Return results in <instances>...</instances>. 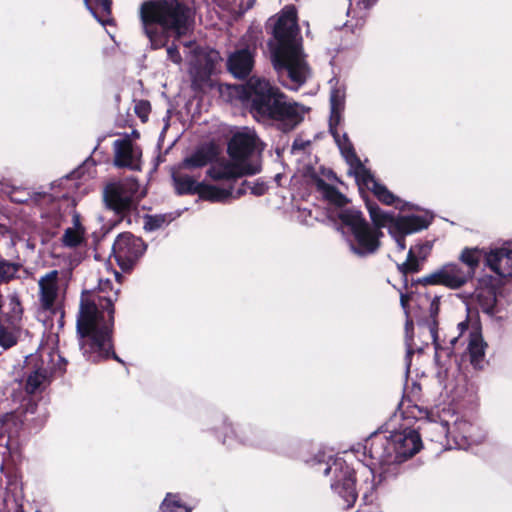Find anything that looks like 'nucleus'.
Listing matches in <instances>:
<instances>
[{
    "label": "nucleus",
    "mask_w": 512,
    "mask_h": 512,
    "mask_svg": "<svg viewBox=\"0 0 512 512\" xmlns=\"http://www.w3.org/2000/svg\"><path fill=\"white\" fill-rule=\"evenodd\" d=\"M147 249L144 241L126 232L115 239L112 251L122 270H129L143 256Z\"/></svg>",
    "instance_id": "11"
},
{
    "label": "nucleus",
    "mask_w": 512,
    "mask_h": 512,
    "mask_svg": "<svg viewBox=\"0 0 512 512\" xmlns=\"http://www.w3.org/2000/svg\"><path fill=\"white\" fill-rule=\"evenodd\" d=\"M73 227H69L64 231L62 243L65 247L75 248L84 240V229L79 222L78 216L73 217Z\"/></svg>",
    "instance_id": "30"
},
{
    "label": "nucleus",
    "mask_w": 512,
    "mask_h": 512,
    "mask_svg": "<svg viewBox=\"0 0 512 512\" xmlns=\"http://www.w3.org/2000/svg\"><path fill=\"white\" fill-rule=\"evenodd\" d=\"M322 475L329 485V492L334 501L343 509L354 506L358 491L356 472L339 456L328 455L322 459Z\"/></svg>",
    "instance_id": "9"
},
{
    "label": "nucleus",
    "mask_w": 512,
    "mask_h": 512,
    "mask_svg": "<svg viewBox=\"0 0 512 512\" xmlns=\"http://www.w3.org/2000/svg\"><path fill=\"white\" fill-rule=\"evenodd\" d=\"M468 307L475 305L490 318L497 317L500 308L497 304V288L492 284L490 277H482L474 292L468 296L466 301Z\"/></svg>",
    "instance_id": "12"
},
{
    "label": "nucleus",
    "mask_w": 512,
    "mask_h": 512,
    "mask_svg": "<svg viewBox=\"0 0 512 512\" xmlns=\"http://www.w3.org/2000/svg\"><path fill=\"white\" fill-rule=\"evenodd\" d=\"M247 192L246 187L242 186L238 188L235 192L232 191V196L235 199L240 198L241 196L245 195Z\"/></svg>",
    "instance_id": "45"
},
{
    "label": "nucleus",
    "mask_w": 512,
    "mask_h": 512,
    "mask_svg": "<svg viewBox=\"0 0 512 512\" xmlns=\"http://www.w3.org/2000/svg\"><path fill=\"white\" fill-rule=\"evenodd\" d=\"M267 190V186L264 182L262 181H255L253 182V184L250 186V192L255 195V196H262L265 194Z\"/></svg>",
    "instance_id": "42"
},
{
    "label": "nucleus",
    "mask_w": 512,
    "mask_h": 512,
    "mask_svg": "<svg viewBox=\"0 0 512 512\" xmlns=\"http://www.w3.org/2000/svg\"><path fill=\"white\" fill-rule=\"evenodd\" d=\"M320 216V207L317 205L303 206L298 210V220L306 226H314Z\"/></svg>",
    "instance_id": "33"
},
{
    "label": "nucleus",
    "mask_w": 512,
    "mask_h": 512,
    "mask_svg": "<svg viewBox=\"0 0 512 512\" xmlns=\"http://www.w3.org/2000/svg\"><path fill=\"white\" fill-rule=\"evenodd\" d=\"M16 344V338L13 333L0 322V346L3 349H9Z\"/></svg>",
    "instance_id": "38"
},
{
    "label": "nucleus",
    "mask_w": 512,
    "mask_h": 512,
    "mask_svg": "<svg viewBox=\"0 0 512 512\" xmlns=\"http://www.w3.org/2000/svg\"><path fill=\"white\" fill-rule=\"evenodd\" d=\"M439 311V297L435 296L430 303V316L431 318L427 320L425 323L420 324V329L423 335H426L432 340L434 348H435V361L439 362L441 354L446 349L442 348L437 332V321L436 316Z\"/></svg>",
    "instance_id": "21"
},
{
    "label": "nucleus",
    "mask_w": 512,
    "mask_h": 512,
    "mask_svg": "<svg viewBox=\"0 0 512 512\" xmlns=\"http://www.w3.org/2000/svg\"><path fill=\"white\" fill-rule=\"evenodd\" d=\"M457 329L459 330V335L462 336L463 333L468 329V321H462L457 325Z\"/></svg>",
    "instance_id": "47"
},
{
    "label": "nucleus",
    "mask_w": 512,
    "mask_h": 512,
    "mask_svg": "<svg viewBox=\"0 0 512 512\" xmlns=\"http://www.w3.org/2000/svg\"><path fill=\"white\" fill-rule=\"evenodd\" d=\"M149 109V103L145 101H141L135 106V112L142 120H145L147 118Z\"/></svg>",
    "instance_id": "41"
},
{
    "label": "nucleus",
    "mask_w": 512,
    "mask_h": 512,
    "mask_svg": "<svg viewBox=\"0 0 512 512\" xmlns=\"http://www.w3.org/2000/svg\"><path fill=\"white\" fill-rule=\"evenodd\" d=\"M172 179L179 195L199 194L200 186L203 184V182H197L193 177L184 174L173 173Z\"/></svg>",
    "instance_id": "29"
},
{
    "label": "nucleus",
    "mask_w": 512,
    "mask_h": 512,
    "mask_svg": "<svg viewBox=\"0 0 512 512\" xmlns=\"http://www.w3.org/2000/svg\"><path fill=\"white\" fill-rule=\"evenodd\" d=\"M330 92V117L328 121L329 133L332 135L341 155L349 165L348 173L352 174L360 190L367 189L374 196L386 205H395L396 208L404 210L410 207L404 203L386 186L379 183L369 169H367L355 153L354 147L346 133L340 134L339 125L343 120V111L345 109L346 88L339 80L332 78L329 81Z\"/></svg>",
    "instance_id": "4"
},
{
    "label": "nucleus",
    "mask_w": 512,
    "mask_h": 512,
    "mask_svg": "<svg viewBox=\"0 0 512 512\" xmlns=\"http://www.w3.org/2000/svg\"><path fill=\"white\" fill-rule=\"evenodd\" d=\"M362 476H364L366 478V484H367V489H372L373 488V483L370 482L368 483L367 480L370 476H373V472L371 469L367 468V467H363L362 471L360 472Z\"/></svg>",
    "instance_id": "44"
},
{
    "label": "nucleus",
    "mask_w": 512,
    "mask_h": 512,
    "mask_svg": "<svg viewBox=\"0 0 512 512\" xmlns=\"http://www.w3.org/2000/svg\"><path fill=\"white\" fill-rule=\"evenodd\" d=\"M86 8L94 16V18L106 25L110 22L111 0H83Z\"/></svg>",
    "instance_id": "26"
},
{
    "label": "nucleus",
    "mask_w": 512,
    "mask_h": 512,
    "mask_svg": "<svg viewBox=\"0 0 512 512\" xmlns=\"http://www.w3.org/2000/svg\"><path fill=\"white\" fill-rule=\"evenodd\" d=\"M162 512H190L191 509L182 501L178 494L168 493L161 506Z\"/></svg>",
    "instance_id": "32"
},
{
    "label": "nucleus",
    "mask_w": 512,
    "mask_h": 512,
    "mask_svg": "<svg viewBox=\"0 0 512 512\" xmlns=\"http://www.w3.org/2000/svg\"><path fill=\"white\" fill-rule=\"evenodd\" d=\"M470 278L471 272H465L458 264L447 263L419 279V283L423 285H443L450 289H457Z\"/></svg>",
    "instance_id": "13"
},
{
    "label": "nucleus",
    "mask_w": 512,
    "mask_h": 512,
    "mask_svg": "<svg viewBox=\"0 0 512 512\" xmlns=\"http://www.w3.org/2000/svg\"><path fill=\"white\" fill-rule=\"evenodd\" d=\"M412 325V322L407 321L406 322V331L408 332L409 326Z\"/></svg>",
    "instance_id": "52"
},
{
    "label": "nucleus",
    "mask_w": 512,
    "mask_h": 512,
    "mask_svg": "<svg viewBox=\"0 0 512 512\" xmlns=\"http://www.w3.org/2000/svg\"><path fill=\"white\" fill-rule=\"evenodd\" d=\"M186 48L191 49L189 74L193 84H199L209 79L213 70V61L205 54L194 41L184 43Z\"/></svg>",
    "instance_id": "18"
},
{
    "label": "nucleus",
    "mask_w": 512,
    "mask_h": 512,
    "mask_svg": "<svg viewBox=\"0 0 512 512\" xmlns=\"http://www.w3.org/2000/svg\"><path fill=\"white\" fill-rule=\"evenodd\" d=\"M113 164L118 168H128L133 171L141 170V149L128 138L117 139L113 143Z\"/></svg>",
    "instance_id": "16"
},
{
    "label": "nucleus",
    "mask_w": 512,
    "mask_h": 512,
    "mask_svg": "<svg viewBox=\"0 0 512 512\" xmlns=\"http://www.w3.org/2000/svg\"><path fill=\"white\" fill-rule=\"evenodd\" d=\"M201 199L211 202H224L232 196V186L228 188L218 187L216 185L201 184L199 194Z\"/></svg>",
    "instance_id": "27"
},
{
    "label": "nucleus",
    "mask_w": 512,
    "mask_h": 512,
    "mask_svg": "<svg viewBox=\"0 0 512 512\" xmlns=\"http://www.w3.org/2000/svg\"><path fill=\"white\" fill-rule=\"evenodd\" d=\"M165 223V215H148L145 217L144 229L146 231H155L162 228Z\"/></svg>",
    "instance_id": "37"
},
{
    "label": "nucleus",
    "mask_w": 512,
    "mask_h": 512,
    "mask_svg": "<svg viewBox=\"0 0 512 512\" xmlns=\"http://www.w3.org/2000/svg\"><path fill=\"white\" fill-rule=\"evenodd\" d=\"M467 350L470 355L471 364L474 367H480L485 355V344L478 331L470 332Z\"/></svg>",
    "instance_id": "28"
},
{
    "label": "nucleus",
    "mask_w": 512,
    "mask_h": 512,
    "mask_svg": "<svg viewBox=\"0 0 512 512\" xmlns=\"http://www.w3.org/2000/svg\"><path fill=\"white\" fill-rule=\"evenodd\" d=\"M117 297L118 289L112 288L109 279H101L96 291H85L81 295L76 329L80 350L88 361L99 362L112 356L122 362L113 352L111 340Z\"/></svg>",
    "instance_id": "2"
},
{
    "label": "nucleus",
    "mask_w": 512,
    "mask_h": 512,
    "mask_svg": "<svg viewBox=\"0 0 512 512\" xmlns=\"http://www.w3.org/2000/svg\"><path fill=\"white\" fill-rule=\"evenodd\" d=\"M274 40L269 42L271 62L278 80L285 88L297 91L311 76V69L302 46V37L293 6L283 9L273 28Z\"/></svg>",
    "instance_id": "3"
},
{
    "label": "nucleus",
    "mask_w": 512,
    "mask_h": 512,
    "mask_svg": "<svg viewBox=\"0 0 512 512\" xmlns=\"http://www.w3.org/2000/svg\"><path fill=\"white\" fill-rule=\"evenodd\" d=\"M51 375L52 370L49 367H44L43 364L35 367L28 373L26 391L31 394L42 391L49 385Z\"/></svg>",
    "instance_id": "24"
},
{
    "label": "nucleus",
    "mask_w": 512,
    "mask_h": 512,
    "mask_svg": "<svg viewBox=\"0 0 512 512\" xmlns=\"http://www.w3.org/2000/svg\"><path fill=\"white\" fill-rule=\"evenodd\" d=\"M215 157L214 149L211 147H200L195 150L191 155L183 159L181 168L196 169L206 166L211 163Z\"/></svg>",
    "instance_id": "25"
},
{
    "label": "nucleus",
    "mask_w": 512,
    "mask_h": 512,
    "mask_svg": "<svg viewBox=\"0 0 512 512\" xmlns=\"http://www.w3.org/2000/svg\"><path fill=\"white\" fill-rule=\"evenodd\" d=\"M167 58L174 64L181 63L182 57L176 45H171L167 47Z\"/></svg>",
    "instance_id": "40"
},
{
    "label": "nucleus",
    "mask_w": 512,
    "mask_h": 512,
    "mask_svg": "<svg viewBox=\"0 0 512 512\" xmlns=\"http://www.w3.org/2000/svg\"><path fill=\"white\" fill-rule=\"evenodd\" d=\"M420 428L427 433H432L431 440L435 442L442 443L443 439L452 438V427L448 420L440 416L439 420H436L433 413L428 416V420Z\"/></svg>",
    "instance_id": "23"
},
{
    "label": "nucleus",
    "mask_w": 512,
    "mask_h": 512,
    "mask_svg": "<svg viewBox=\"0 0 512 512\" xmlns=\"http://www.w3.org/2000/svg\"><path fill=\"white\" fill-rule=\"evenodd\" d=\"M431 248L432 246L429 242L412 246L408 251L406 261L399 265V269L405 274L418 272L420 269L419 260H425Z\"/></svg>",
    "instance_id": "22"
},
{
    "label": "nucleus",
    "mask_w": 512,
    "mask_h": 512,
    "mask_svg": "<svg viewBox=\"0 0 512 512\" xmlns=\"http://www.w3.org/2000/svg\"><path fill=\"white\" fill-rule=\"evenodd\" d=\"M422 448L421 436L415 429L406 428L390 433L372 435L365 449L382 467L385 475L396 474L395 467L418 453Z\"/></svg>",
    "instance_id": "7"
},
{
    "label": "nucleus",
    "mask_w": 512,
    "mask_h": 512,
    "mask_svg": "<svg viewBox=\"0 0 512 512\" xmlns=\"http://www.w3.org/2000/svg\"><path fill=\"white\" fill-rule=\"evenodd\" d=\"M457 341H458V338L453 337V338L450 340V343H451L452 345H454Z\"/></svg>",
    "instance_id": "51"
},
{
    "label": "nucleus",
    "mask_w": 512,
    "mask_h": 512,
    "mask_svg": "<svg viewBox=\"0 0 512 512\" xmlns=\"http://www.w3.org/2000/svg\"><path fill=\"white\" fill-rule=\"evenodd\" d=\"M144 196L145 191L134 177L109 182L103 189L106 207L122 217L135 209Z\"/></svg>",
    "instance_id": "10"
},
{
    "label": "nucleus",
    "mask_w": 512,
    "mask_h": 512,
    "mask_svg": "<svg viewBox=\"0 0 512 512\" xmlns=\"http://www.w3.org/2000/svg\"><path fill=\"white\" fill-rule=\"evenodd\" d=\"M231 432L244 445L254 446L258 444V432L249 425H237L231 428Z\"/></svg>",
    "instance_id": "31"
},
{
    "label": "nucleus",
    "mask_w": 512,
    "mask_h": 512,
    "mask_svg": "<svg viewBox=\"0 0 512 512\" xmlns=\"http://www.w3.org/2000/svg\"><path fill=\"white\" fill-rule=\"evenodd\" d=\"M322 178L335 180L344 186L331 170L322 168ZM322 200L328 201L334 207L333 210L332 208L327 209L328 220L334 221L335 217L339 218L343 233L347 235L350 250L360 257L374 254L378 250L380 238L383 236L380 229L383 227L388 228L399 251H403L406 247L405 236L418 232L429 224L427 217L417 215L394 217L380 209L375 203L367 202L366 206L374 224L372 227L361 212L345 209L344 206L348 202L347 197L339 188L324 183V179H322Z\"/></svg>",
    "instance_id": "1"
},
{
    "label": "nucleus",
    "mask_w": 512,
    "mask_h": 512,
    "mask_svg": "<svg viewBox=\"0 0 512 512\" xmlns=\"http://www.w3.org/2000/svg\"><path fill=\"white\" fill-rule=\"evenodd\" d=\"M255 64V48L249 46L238 48L229 54L227 59V69L239 79L250 75Z\"/></svg>",
    "instance_id": "19"
},
{
    "label": "nucleus",
    "mask_w": 512,
    "mask_h": 512,
    "mask_svg": "<svg viewBox=\"0 0 512 512\" xmlns=\"http://www.w3.org/2000/svg\"><path fill=\"white\" fill-rule=\"evenodd\" d=\"M484 265L500 278L512 277V242L483 251Z\"/></svg>",
    "instance_id": "14"
},
{
    "label": "nucleus",
    "mask_w": 512,
    "mask_h": 512,
    "mask_svg": "<svg viewBox=\"0 0 512 512\" xmlns=\"http://www.w3.org/2000/svg\"><path fill=\"white\" fill-rule=\"evenodd\" d=\"M313 462L317 464V463H319V462H320V460H319L317 457H315V458L313 459Z\"/></svg>",
    "instance_id": "53"
},
{
    "label": "nucleus",
    "mask_w": 512,
    "mask_h": 512,
    "mask_svg": "<svg viewBox=\"0 0 512 512\" xmlns=\"http://www.w3.org/2000/svg\"><path fill=\"white\" fill-rule=\"evenodd\" d=\"M347 1L349 2V8L346 11V15H352V19L335 24V28H341L344 35H347L348 33L358 35L364 25L367 11L377 2V0Z\"/></svg>",
    "instance_id": "17"
},
{
    "label": "nucleus",
    "mask_w": 512,
    "mask_h": 512,
    "mask_svg": "<svg viewBox=\"0 0 512 512\" xmlns=\"http://www.w3.org/2000/svg\"><path fill=\"white\" fill-rule=\"evenodd\" d=\"M58 359H59V367H58V370L63 373L65 371V365L67 364V361L65 358H63L61 355H57Z\"/></svg>",
    "instance_id": "48"
},
{
    "label": "nucleus",
    "mask_w": 512,
    "mask_h": 512,
    "mask_svg": "<svg viewBox=\"0 0 512 512\" xmlns=\"http://www.w3.org/2000/svg\"><path fill=\"white\" fill-rule=\"evenodd\" d=\"M486 439V432L466 419H456L452 425V440L455 448L468 449Z\"/></svg>",
    "instance_id": "15"
},
{
    "label": "nucleus",
    "mask_w": 512,
    "mask_h": 512,
    "mask_svg": "<svg viewBox=\"0 0 512 512\" xmlns=\"http://www.w3.org/2000/svg\"><path fill=\"white\" fill-rule=\"evenodd\" d=\"M253 184V182H249V181H244L242 183V186L246 187V189L248 188L250 190V186Z\"/></svg>",
    "instance_id": "50"
},
{
    "label": "nucleus",
    "mask_w": 512,
    "mask_h": 512,
    "mask_svg": "<svg viewBox=\"0 0 512 512\" xmlns=\"http://www.w3.org/2000/svg\"><path fill=\"white\" fill-rule=\"evenodd\" d=\"M484 250H478L477 248L474 249H465L461 253L460 259L463 263H465L468 266V270L465 272H471V277L475 273V269L477 268L480 257L483 256Z\"/></svg>",
    "instance_id": "34"
},
{
    "label": "nucleus",
    "mask_w": 512,
    "mask_h": 512,
    "mask_svg": "<svg viewBox=\"0 0 512 512\" xmlns=\"http://www.w3.org/2000/svg\"><path fill=\"white\" fill-rule=\"evenodd\" d=\"M58 276V271L52 270L39 279L40 300L45 309L52 308L57 299L59 290Z\"/></svg>",
    "instance_id": "20"
},
{
    "label": "nucleus",
    "mask_w": 512,
    "mask_h": 512,
    "mask_svg": "<svg viewBox=\"0 0 512 512\" xmlns=\"http://www.w3.org/2000/svg\"><path fill=\"white\" fill-rule=\"evenodd\" d=\"M20 265L6 260L0 261V282H8L15 277Z\"/></svg>",
    "instance_id": "36"
},
{
    "label": "nucleus",
    "mask_w": 512,
    "mask_h": 512,
    "mask_svg": "<svg viewBox=\"0 0 512 512\" xmlns=\"http://www.w3.org/2000/svg\"><path fill=\"white\" fill-rule=\"evenodd\" d=\"M302 177L308 186L320 191V167L304 165L301 170Z\"/></svg>",
    "instance_id": "35"
},
{
    "label": "nucleus",
    "mask_w": 512,
    "mask_h": 512,
    "mask_svg": "<svg viewBox=\"0 0 512 512\" xmlns=\"http://www.w3.org/2000/svg\"><path fill=\"white\" fill-rule=\"evenodd\" d=\"M139 13L152 49L164 47L169 33L180 40L194 30L195 9L183 0H148L141 4Z\"/></svg>",
    "instance_id": "5"
},
{
    "label": "nucleus",
    "mask_w": 512,
    "mask_h": 512,
    "mask_svg": "<svg viewBox=\"0 0 512 512\" xmlns=\"http://www.w3.org/2000/svg\"><path fill=\"white\" fill-rule=\"evenodd\" d=\"M259 139L253 129L244 127L237 131L228 144L230 160L215 162L207 170V175L214 181L235 180L260 172L261 166L250 157L257 150Z\"/></svg>",
    "instance_id": "8"
},
{
    "label": "nucleus",
    "mask_w": 512,
    "mask_h": 512,
    "mask_svg": "<svg viewBox=\"0 0 512 512\" xmlns=\"http://www.w3.org/2000/svg\"><path fill=\"white\" fill-rule=\"evenodd\" d=\"M244 96L257 121L271 122L282 132L294 130L308 112L304 105L288 99L278 88L259 77L248 80L244 86Z\"/></svg>",
    "instance_id": "6"
},
{
    "label": "nucleus",
    "mask_w": 512,
    "mask_h": 512,
    "mask_svg": "<svg viewBox=\"0 0 512 512\" xmlns=\"http://www.w3.org/2000/svg\"><path fill=\"white\" fill-rule=\"evenodd\" d=\"M309 145H310V141L309 140H304L302 138H296L293 141L292 150L293 151L305 150L306 147L309 146Z\"/></svg>",
    "instance_id": "43"
},
{
    "label": "nucleus",
    "mask_w": 512,
    "mask_h": 512,
    "mask_svg": "<svg viewBox=\"0 0 512 512\" xmlns=\"http://www.w3.org/2000/svg\"><path fill=\"white\" fill-rule=\"evenodd\" d=\"M15 423V418L13 415H4L0 418V445H9V440H6L4 442V435L8 432V427L10 424Z\"/></svg>",
    "instance_id": "39"
},
{
    "label": "nucleus",
    "mask_w": 512,
    "mask_h": 512,
    "mask_svg": "<svg viewBox=\"0 0 512 512\" xmlns=\"http://www.w3.org/2000/svg\"><path fill=\"white\" fill-rule=\"evenodd\" d=\"M400 302H401L402 308L405 310V313H407L406 307H407L408 297L404 294H401Z\"/></svg>",
    "instance_id": "49"
},
{
    "label": "nucleus",
    "mask_w": 512,
    "mask_h": 512,
    "mask_svg": "<svg viewBox=\"0 0 512 512\" xmlns=\"http://www.w3.org/2000/svg\"><path fill=\"white\" fill-rule=\"evenodd\" d=\"M89 166H94V161H93V160H91V159H87V160L84 162L83 166H82V167H80V168L75 172V174H77L78 176L82 175V174H83V172H82V171H83V169H84V168H86V167H89Z\"/></svg>",
    "instance_id": "46"
}]
</instances>
